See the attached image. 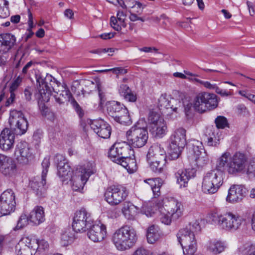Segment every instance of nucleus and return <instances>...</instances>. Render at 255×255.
Instances as JSON below:
<instances>
[{"mask_svg":"<svg viewBox=\"0 0 255 255\" xmlns=\"http://www.w3.org/2000/svg\"><path fill=\"white\" fill-rule=\"evenodd\" d=\"M130 146L128 141L115 143L110 148L108 155L113 162L121 165L132 173L136 171L137 167L134 156H128L130 152H133Z\"/></svg>","mask_w":255,"mask_h":255,"instance_id":"obj_1","label":"nucleus"},{"mask_svg":"<svg viewBox=\"0 0 255 255\" xmlns=\"http://www.w3.org/2000/svg\"><path fill=\"white\" fill-rule=\"evenodd\" d=\"M200 229L199 222L195 220L178 231L177 239L184 255H194L197 251V243L195 234L200 231Z\"/></svg>","mask_w":255,"mask_h":255,"instance_id":"obj_2","label":"nucleus"},{"mask_svg":"<svg viewBox=\"0 0 255 255\" xmlns=\"http://www.w3.org/2000/svg\"><path fill=\"white\" fill-rule=\"evenodd\" d=\"M156 206L160 212V221L165 225H170L172 220H177L183 215L182 203L173 198L159 200Z\"/></svg>","mask_w":255,"mask_h":255,"instance_id":"obj_3","label":"nucleus"},{"mask_svg":"<svg viewBox=\"0 0 255 255\" xmlns=\"http://www.w3.org/2000/svg\"><path fill=\"white\" fill-rule=\"evenodd\" d=\"M137 240L135 230L129 226H124L116 230L112 236V242L120 251H125L132 248Z\"/></svg>","mask_w":255,"mask_h":255,"instance_id":"obj_4","label":"nucleus"},{"mask_svg":"<svg viewBox=\"0 0 255 255\" xmlns=\"http://www.w3.org/2000/svg\"><path fill=\"white\" fill-rule=\"evenodd\" d=\"M210 219L214 224L227 231L237 230L245 221L242 217L231 212H226L224 214L213 212L210 215Z\"/></svg>","mask_w":255,"mask_h":255,"instance_id":"obj_5","label":"nucleus"},{"mask_svg":"<svg viewBox=\"0 0 255 255\" xmlns=\"http://www.w3.org/2000/svg\"><path fill=\"white\" fill-rule=\"evenodd\" d=\"M224 183V173L218 169L206 172L203 176L202 190L205 193H216Z\"/></svg>","mask_w":255,"mask_h":255,"instance_id":"obj_6","label":"nucleus"},{"mask_svg":"<svg viewBox=\"0 0 255 255\" xmlns=\"http://www.w3.org/2000/svg\"><path fill=\"white\" fill-rule=\"evenodd\" d=\"M218 105L217 95L207 92L199 93L194 98L193 103L194 109L200 113L214 110Z\"/></svg>","mask_w":255,"mask_h":255,"instance_id":"obj_7","label":"nucleus"},{"mask_svg":"<svg viewBox=\"0 0 255 255\" xmlns=\"http://www.w3.org/2000/svg\"><path fill=\"white\" fill-rule=\"evenodd\" d=\"M139 123L131 127L127 131V140L129 145L134 147L140 148L143 146L147 142L148 134L145 128L139 127Z\"/></svg>","mask_w":255,"mask_h":255,"instance_id":"obj_8","label":"nucleus"},{"mask_svg":"<svg viewBox=\"0 0 255 255\" xmlns=\"http://www.w3.org/2000/svg\"><path fill=\"white\" fill-rule=\"evenodd\" d=\"M186 144V130L183 128L177 129L170 138L169 155L171 159L178 158Z\"/></svg>","mask_w":255,"mask_h":255,"instance_id":"obj_9","label":"nucleus"},{"mask_svg":"<svg viewBox=\"0 0 255 255\" xmlns=\"http://www.w3.org/2000/svg\"><path fill=\"white\" fill-rule=\"evenodd\" d=\"M147 126L151 134L156 138L165 135L167 128L164 120L156 112L150 111L147 119Z\"/></svg>","mask_w":255,"mask_h":255,"instance_id":"obj_10","label":"nucleus"},{"mask_svg":"<svg viewBox=\"0 0 255 255\" xmlns=\"http://www.w3.org/2000/svg\"><path fill=\"white\" fill-rule=\"evenodd\" d=\"M10 130L16 134L21 135L24 134L28 128V122L21 111H11L8 120Z\"/></svg>","mask_w":255,"mask_h":255,"instance_id":"obj_11","label":"nucleus"},{"mask_svg":"<svg viewBox=\"0 0 255 255\" xmlns=\"http://www.w3.org/2000/svg\"><path fill=\"white\" fill-rule=\"evenodd\" d=\"M41 165L43 170L41 177L39 176L35 177L29 183L31 188L36 195L39 197L43 196L46 191L45 185L46 184V177L50 166L49 158L48 157L45 158Z\"/></svg>","mask_w":255,"mask_h":255,"instance_id":"obj_12","label":"nucleus"},{"mask_svg":"<svg viewBox=\"0 0 255 255\" xmlns=\"http://www.w3.org/2000/svg\"><path fill=\"white\" fill-rule=\"evenodd\" d=\"M93 223L91 215L86 209L77 211L73 219L72 228L76 232H85Z\"/></svg>","mask_w":255,"mask_h":255,"instance_id":"obj_13","label":"nucleus"},{"mask_svg":"<svg viewBox=\"0 0 255 255\" xmlns=\"http://www.w3.org/2000/svg\"><path fill=\"white\" fill-rule=\"evenodd\" d=\"M248 164V157L246 154L236 152L230 158L227 171L230 174H237L246 171Z\"/></svg>","mask_w":255,"mask_h":255,"instance_id":"obj_14","label":"nucleus"},{"mask_svg":"<svg viewBox=\"0 0 255 255\" xmlns=\"http://www.w3.org/2000/svg\"><path fill=\"white\" fill-rule=\"evenodd\" d=\"M37 246V238L35 236L24 237L15 247L17 255H34Z\"/></svg>","mask_w":255,"mask_h":255,"instance_id":"obj_15","label":"nucleus"},{"mask_svg":"<svg viewBox=\"0 0 255 255\" xmlns=\"http://www.w3.org/2000/svg\"><path fill=\"white\" fill-rule=\"evenodd\" d=\"M15 194L11 190H6L0 196V215H9L14 210Z\"/></svg>","mask_w":255,"mask_h":255,"instance_id":"obj_16","label":"nucleus"},{"mask_svg":"<svg viewBox=\"0 0 255 255\" xmlns=\"http://www.w3.org/2000/svg\"><path fill=\"white\" fill-rule=\"evenodd\" d=\"M128 194L125 187L121 186H112L107 189L105 193V197L109 204L116 205L126 198Z\"/></svg>","mask_w":255,"mask_h":255,"instance_id":"obj_17","label":"nucleus"},{"mask_svg":"<svg viewBox=\"0 0 255 255\" xmlns=\"http://www.w3.org/2000/svg\"><path fill=\"white\" fill-rule=\"evenodd\" d=\"M14 155L17 161L22 164H27L34 158L32 149L25 141L20 142L17 144Z\"/></svg>","mask_w":255,"mask_h":255,"instance_id":"obj_18","label":"nucleus"},{"mask_svg":"<svg viewBox=\"0 0 255 255\" xmlns=\"http://www.w3.org/2000/svg\"><path fill=\"white\" fill-rule=\"evenodd\" d=\"M54 161L57 164L58 175L61 180L64 182L71 179L73 171L65 157L61 154H57Z\"/></svg>","mask_w":255,"mask_h":255,"instance_id":"obj_19","label":"nucleus"},{"mask_svg":"<svg viewBox=\"0 0 255 255\" xmlns=\"http://www.w3.org/2000/svg\"><path fill=\"white\" fill-rule=\"evenodd\" d=\"M93 173V172L90 169L84 168L81 170H77L75 174L69 179L71 181L73 190L79 191L82 189L90 176Z\"/></svg>","mask_w":255,"mask_h":255,"instance_id":"obj_20","label":"nucleus"},{"mask_svg":"<svg viewBox=\"0 0 255 255\" xmlns=\"http://www.w3.org/2000/svg\"><path fill=\"white\" fill-rule=\"evenodd\" d=\"M191 145L197 166L202 167L207 165L209 162V158L207 152L203 148L202 143L198 140H193Z\"/></svg>","mask_w":255,"mask_h":255,"instance_id":"obj_21","label":"nucleus"},{"mask_svg":"<svg viewBox=\"0 0 255 255\" xmlns=\"http://www.w3.org/2000/svg\"><path fill=\"white\" fill-rule=\"evenodd\" d=\"M91 128L99 136L103 138H108L111 134V127L107 122L102 119L90 121Z\"/></svg>","mask_w":255,"mask_h":255,"instance_id":"obj_22","label":"nucleus"},{"mask_svg":"<svg viewBox=\"0 0 255 255\" xmlns=\"http://www.w3.org/2000/svg\"><path fill=\"white\" fill-rule=\"evenodd\" d=\"M247 194V189L242 185H233L228 190L226 201L231 203L241 202Z\"/></svg>","mask_w":255,"mask_h":255,"instance_id":"obj_23","label":"nucleus"},{"mask_svg":"<svg viewBox=\"0 0 255 255\" xmlns=\"http://www.w3.org/2000/svg\"><path fill=\"white\" fill-rule=\"evenodd\" d=\"M15 134L8 128H4L0 134V148L4 151L11 150L14 145Z\"/></svg>","mask_w":255,"mask_h":255,"instance_id":"obj_24","label":"nucleus"},{"mask_svg":"<svg viewBox=\"0 0 255 255\" xmlns=\"http://www.w3.org/2000/svg\"><path fill=\"white\" fill-rule=\"evenodd\" d=\"M15 36L9 33L0 34V54L8 53L16 44Z\"/></svg>","mask_w":255,"mask_h":255,"instance_id":"obj_25","label":"nucleus"},{"mask_svg":"<svg viewBox=\"0 0 255 255\" xmlns=\"http://www.w3.org/2000/svg\"><path fill=\"white\" fill-rule=\"evenodd\" d=\"M89 238L94 242H100L107 236L106 227L102 224L93 225L87 233Z\"/></svg>","mask_w":255,"mask_h":255,"instance_id":"obj_26","label":"nucleus"},{"mask_svg":"<svg viewBox=\"0 0 255 255\" xmlns=\"http://www.w3.org/2000/svg\"><path fill=\"white\" fill-rule=\"evenodd\" d=\"M205 248L208 253L213 255H217L226 250L227 244L225 241L214 239L210 240L206 243Z\"/></svg>","mask_w":255,"mask_h":255,"instance_id":"obj_27","label":"nucleus"},{"mask_svg":"<svg viewBox=\"0 0 255 255\" xmlns=\"http://www.w3.org/2000/svg\"><path fill=\"white\" fill-rule=\"evenodd\" d=\"M36 79L39 92L35 94V96L39 100L48 101L49 94L48 92V86L46 82L45 78L41 74H36Z\"/></svg>","mask_w":255,"mask_h":255,"instance_id":"obj_28","label":"nucleus"},{"mask_svg":"<svg viewBox=\"0 0 255 255\" xmlns=\"http://www.w3.org/2000/svg\"><path fill=\"white\" fill-rule=\"evenodd\" d=\"M221 134L213 127L208 128L204 134V140L209 146H216L219 143Z\"/></svg>","mask_w":255,"mask_h":255,"instance_id":"obj_29","label":"nucleus"},{"mask_svg":"<svg viewBox=\"0 0 255 255\" xmlns=\"http://www.w3.org/2000/svg\"><path fill=\"white\" fill-rule=\"evenodd\" d=\"M195 175V171L193 169L179 170L175 176L177 180V183L180 187H186L188 181Z\"/></svg>","mask_w":255,"mask_h":255,"instance_id":"obj_30","label":"nucleus"},{"mask_svg":"<svg viewBox=\"0 0 255 255\" xmlns=\"http://www.w3.org/2000/svg\"><path fill=\"white\" fill-rule=\"evenodd\" d=\"M166 152L164 148L160 144L155 143L152 145L148 149L147 159H155L156 160H166Z\"/></svg>","mask_w":255,"mask_h":255,"instance_id":"obj_31","label":"nucleus"},{"mask_svg":"<svg viewBox=\"0 0 255 255\" xmlns=\"http://www.w3.org/2000/svg\"><path fill=\"white\" fill-rule=\"evenodd\" d=\"M139 210V208L129 201L125 202L122 205V212L128 220H134Z\"/></svg>","mask_w":255,"mask_h":255,"instance_id":"obj_32","label":"nucleus"},{"mask_svg":"<svg viewBox=\"0 0 255 255\" xmlns=\"http://www.w3.org/2000/svg\"><path fill=\"white\" fill-rule=\"evenodd\" d=\"M106 109L108 114L114 119L119 116L124 109L127 108L120 102L115 101L108 102L106 104Z\"/></svg>","mask_w":255,"mask_h":255,"instance_id":"obj_33","label":"nucleus"},{"mask_svg":"<svg viewBox=\"0 0 255 255\" xmlns=\"http://www.w3.org/2000/svg\"><path fill=\"white\" fill-rule=\"evenodd\" d=\"M29 221L34 224L38 225L45 220V215L43 208L41 206H36L30 212Z\"/></svg>","mask_w":255,"mask_h":255,"instance_id":"obj_34","label":"nucleus"},{"mask_svg":"<svg viewBox=\"0 0 255 255\" xmlns=\"http://www.w3.org/2000/svg\"><path fill=\"white\" fill-rule=\"evenodd\" d=\"M16 164L13 160L10 158L0 168L1 172L5 176H12L15 174L16 171Z\"/></svg>","mask_w":255,"mask_h":255,"instance_id":"obj_35","label":"nucleus"},{"mask_svg":"<svg viewBox=\"0 0 255 255\" xmlns=\"http://www.w3.org/2000/svg\"><path fill=\"white\" fill-rule=\"evenodd\" d=\"M144 182L150 185L152 190L154 197L156 198L160 195V188L163 183L161 179L159 178L148 179L145 180Z\"/></svg>","mask_w":255,"mask_h":255,"instance_id":"obj_36","label":"nucleus"},{"mask_svg":"<svg viewBox=\"0 0 255 255\" xmlns=\"http://www.w3.org/2000/svg\"><path fill=\"white\" fill-rule=\"evenodd\" d=\"M61 87L63 89L61 91L59 90L56 91L55 89H53L54 92L56 93V95L54 96L55 100L60 104L64 103L66 101H70L72 97V94L68 89L63 86Z\"/></svg>","mask_w":255,"mask_h":255,"instance_id":"obj_37","label":"nucleus"},{"mask_svg":"<svg viewBox=\"0 0 255 255\" xmlns=\"http://www.w3.org/2000/svg\"><path fill=\"white\" fill-rule=\"evenodd\" d=\"M171 104H180V102L174 99L169 101L166 94H162L158 99L159 106L164 107L166 109L170 108L175 112H177L178 107L174 106L173 105H171Z\"/></svg>","mask_w":255,"mask_h":255,"instance_id":"obj_38","label":"nucleus"},{"mask_svg":"<svg viewBox=\"0 0 255 255\" xmlns=\"http://www.w3.org/2000/svg\"><path fill=\"white\" fill-rule=\"evenodd\" d=\"M150 169L155 173H162L164 169L166 160H156L155 159H147Z\"/></svg>","mask_w":255,"mask_h":255,"instance_id":"obj_39","label":"nucleus"},{"mask_svg":"<svg viewBox=\"0 0 255 255\" xmlns=\"http://www.w3.org/2000/svg\"><path fill=\"white\" fill-rule=\"evenodd\" d=\"M146 238L148 243L153 244L159 238V234L157 228L154 226H150L146 232Z\"/></svg>","mask_w":255,"mask_h":255,"instance_id":"obj_40","label":"nucleus"},{"mask_svg":"<svg viewBox=\"0 0 255 255\" xmlns=\"http://www.w3.org/2000/svg\"><path fill=\"white\" fill-rule=\"evenodd\" d=\"M123 116H121V114L116 116L114 120L118 123L123 125H129L131 123V119L129 115L128 111L127 109H124L122 112Z\"/></svg>","mask_w":255,"mask_h":255,"instance_id":"obj_41","label":"nucleus"},{"mask_svg":"<svg viewBox=\"0 0 255 255\" xmlns=\"http://www.w3.org/2000/svg\"><path fill=\"white\" fill-rule=\"evenodd\" d=\"M74 239V233L70 229L64 231L61 235V241L64 246H67L71 243Z\"/></svg>","mask_w":255,"mask_h":255,"instance_id":"obj_42","label":"nucleus"},{"mask_svg":"<svg viewBox=\"0 0 255 255\" xmlns=\"http://www.w3.org/2000/svg\"><path fill=\"white\" fill-rule=\"evenodd\" d=\"M8 3L6 0H0V18H4L9 15Z\"/></svg>","mask_w":255,"mask_h":255,"instance_id":"obj_43","label":"nucleus"},{"mask_svg":"<svg viewBox=\"0 0 255 255\" xmlns=\"http://www.w3.org/2000/svg\"><path fill=\"white\" fill-rule=\"evenodd\" d=\"M216 128L215 129H223L228 126L227 120L223 116H218L215 121Z\"/></svg>","mask_w":255,"mask_h":255,"instance_id":"obj_44","label":"nucleus"},{"mask_svg":"<svg viewBox=\"0 0 255 255\" xmlns=\"http://www.w3.org/2000/svg\"><path fill=\"white\" fill-rule=\"evenodd\" d=\"M29 218L26 215L23 214L19 218L16 226L14 230H19L28 224Z\"/></svg>","mask_w":255,"mask_h":255,"instance_id":"obj_45","label":"nucleus"},{"mask_svg":"<svg viewBox=\"0 0 255 255\" xmlns=\"http://www.w3.org/2000/svg\"><path fill=\"white\" fill-rule=\"evenodd\" d=\"M230 154L229 152H226L222 154L219 159L218 167L221 168L224 167L226 164L228 165V163L230 161Z\"/></svg>","mask_w":255,"mask_h":255,"instance_id":"obj_46","label":"nucleus"},{"mask_svg":"<svg viewBox=\"0 0 255 255\" xmlns=\"http://www.w3.org/2000/svg\"><path fill=\"white\" fill-rule=\"evenodd\" d=\"M37 245L38 251H45L49 249V245L47 241L44 239L38 240L37 239Z\"/></svg>","mask_w":255,"mask_h":255,"instance_id":"obj_47","label":"nucleus"},{"mask_svg":"<svg viewBox=\"0 0 255 255\" xmlns=\"http://www.w3.org/2000/svg\"><path fill=\"white\" fill-rule=\"evenodd\" d=\"M23 77L19 75L11 83L9 88V91L14 92L20 85Z\"/></svg>","mask_w":255,"mask_h":255,"instance_id":"obj_48","label":"nucleus"},{"mask_svg":"<svg viewBox=\"0 0 255 255\" xmlns=\"http://www.w3.org/2000/svg\"><path fill=\"white\" fill-rule=\"evenodd\" d=\"M110 24L112 27L117 31H120L122 29V25L120 23L118 19L114 16L111 17Z\"/></svg>","mask_w":255,"mask_h":255,"instance_id":"obj_49","label":"nucleus"},{"mask_svg":"<svg viewBox=\"0 0 255 255\" xmlns=\"http://www.w3.org/2000/svg\"><path fill=\"white\" fill-rule=\"evenodd\" d=\"M110 24L112 27L117 31H120L122 29V25L120 23L118 19L114 16L111 17Z\"/></svg>","mask_w":255,"mask_h":255,"instance_id":"obj_50","label":"nucleus"},{"mask_svg":"<svg viewBox=\"0 0 255 255\" xmlns=\"http://www.w3.org/2000/svg\"><path fill=\"white\" fill-rule=\"evenodd\" d=\"M33 91V89L31 87H27L25 88L23 94L24 99L26 101L29 102L31 100Z\"/></svg>","mask_w":255,"mask_h":255,"instance_id":"obj_51","label":"nucleus"},{"mask_svg":"<svg viewBox=\"0 0 255 255\" xmlns=\"http://www.w3.org/2000/svg\"><path fill=\"white\" fill-rule=\"evenodd\" d=\"M97 89L98 91L99 96L100 99V105H102L105 102V93L104 91L103 88L100 84H97Z\"/></svg>","mask_w":255,"mask_h":255,"instance_id":"obj_52","label":"nucleus"},{"mask_svg":"<svg viewBox=\"0 0 255 255\" xmlns=\"http://www.w3.org/2000/svg\"><path fill=\"white\" fill-rule=\"evenodd\" d=\"M120 95L122 96H125L126 94H128L130 91L129 87L126 84L121 85L119 89Z\"/></svg>","mask_w":255,"mask_h":255,"instance_id":"obj_53","label":"nucleus"},{"mask_svg":"<svg viewBox=\"0 0 255 255\" xmlns=\"http://www.w3.org/2000/svg\"><path fill=\"white\" fill-rule=\"evenodd\" d=\"M124 97L126 100L130 102H135L137 99L136 95L134 94L131 91L126 94Z\"/></svg>","mask_w":255,"mask_h":255,"instance_id":"obj_54","label":"nucleus"},{"mask_svg":"<svg viewBox=\"0 0 255 255\" xmlns=\"http://www.w3.org/2000/svg\"><path fill=\"white\" fill-rule=\"evenodd\" d=\"M125 17L126 15L123 11H118L117 13V18L120 23L124 27L126 26V24L125 22Z\"/></svg>","mask_w":255,"mask_h":255,"instance_id":"obj_55","label":"nucleus"},{"mask_svg":"<svg viewBox=\"0 0 255 255\" xmlns=\"http://www.w3.org/2000/svg\"><path fill=\"white\" fill-rule=\"evenodd\" d=\"M215 92L216 93L220 95L222 97H227L232 95V93L230 92L227 91L225 90L221 89L218 86L215 90Z\"/></svg>","mask_w":255,"mask_h":255,"instance_id":"obj_56","label":"nucleus"},{"mask_svg":"<svg viewBox=\"0 0 255 255\" xmlns=\"http://www.w3.org/2000/svg\"><path fill=\"white\" fill-rule=\"evenodd\" d=\"M111 71H112L114 74L118 75L120 74H125L127 73V70L124 69L121 67H117L111 69Z\"/></svg>","mask_w":255,"mask_h":255,"instance_id":"obj_57","label":"nucleus"},{"mask_svg":"<svg viewBox=\"0 0 255 255\" xmlns=\"http://www.w3.org/2000/svg\"><path fill=\"white\" fill-rule=\"evenodd\" d=\"M184 112L186 116H188L192 109V104L191 102H183Z\"/></svg>","mask_w":255,"mask_h":255,"instance_id":"obj_58","label":"nucleus"},{"mask_svg":"<svg viewBox=\"0 0 255 255\" xmlns=\"http://www.w3.org/2000/svg\"><path fill=\"white\" fill-rule=\"evenodd\" d=\"M64 15L69 19H73L74 18V12L71 9L68 8L65 9L64 12Z\"/></svg>","mask_w":255,"mask_h":255,"instance_id":"obj_59","label":"nucleus"},{"mask_svg":"<svg viewBox=\"0 0 255 255\" xmlns=\"http://www.w3.org/2000/svg\"><path fill=\"white\" fill-rule=\"evenodd\" d=\"M148 252L142 248L137 249L133 253V255H148Z\"/></svg>","mask_w":255,"mask_h":255,"instance_id":"obj_60","label":"nucleus"},{"mask_svg":"<svg viewBox=\"0 0 255 255\" xmlns=\"http://www.w3.org/2000/svg\"><path fill=\"white\" fill-rule=\"evenodd\" d=\"M132 7L133 9H135L136 8H137L136 12L138 14H140L142 11V9H143L144 6H143L142 3H140V2L135 1V4L133 5Z\"/></svg>","mask_w":255,"mask_h":255,"instance_id":"obj_61","label":"nucleus"},{"mask_svg":"<svg viewBox=\"0 0 255 255\" xmlns=\"http://www.w3.org/2000/svg\"><path fill=\"white\" fill-rule=\"evenodd\" d=\"M115 35V33L113 32H108L105 33L100 35L98 37L101 38L104 40H107L113 38Z\"/></svg>","mask_w":255,"mask_h":255,"instance_id":"obj_62","label":"nucleus"},{"mask_svg":"<svg viewBox=\"0 0 255 255\" xmlns=\"http://www.w3.org/2000/svg\"><path fill=\"white\" fill-rule=\"evenodd\" d=\"M130 20L132 21H135L136 20H140L144 21V19L141 17L138 16V15L134 13L130 12V14L129 17Z\"/></svg>","mask_w":255,"mask_h":255,"instance_id":"obj_63","label":"nucleus"},{"mask_svg":"<svg viewBox=\"0 0 255 255\" xmlns=\"http://www.w3.org/2000/svg\"><path fill=\"white\" fill-rule=\"evenodd\" d=\"M248 172L255 173V162H251L248 167Z\"/></svg>","mask_w":255,"mask_h":255,"instance_id":"obj_64","label":"nucleus"}]
</instances>
